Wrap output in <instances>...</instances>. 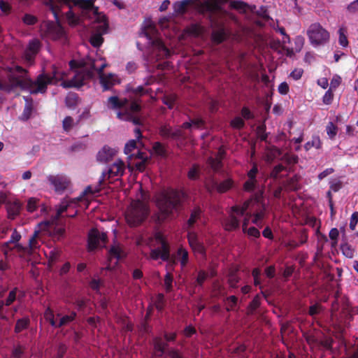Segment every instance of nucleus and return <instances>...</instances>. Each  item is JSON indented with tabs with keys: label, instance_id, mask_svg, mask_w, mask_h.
Listing matches in <instances>:
<instances>
[{
	"label": "nucleus",
	"instance_id": "0e129e2a",
	"mask_svg": "<svg viewBox=\"0 0 358 358\" xmlns=\"http://www.w3.org/2000/svg\"><path fill=\"white\" fill-rule=\"evenodd\" d=\"M172 128L167 125H163L159 128V134L164 138H170Z\"/></svg>",
	"mask_w": 358,
	"mask_h": 358
},
{
	"label": "nucleus",
	"instance_id": "79ce46f5",
	"mask_svg": "<svg viewBox=\"0 0 358 358\" xmlns=\"http://www.w3.org/2000/svg\"><path fill=\"white\" fill-rule=\"evenodd\" d=\"M260 300H261V296H260V294H257L253 298L252 301L249 303L248 308L250 313H252L260 306V304H261Z\"/></svg>",
	"mask_w": 358,
	"mask_h": 358
},
{
	"label": "nucleus",
	"instance_id": "9b49d317",
	"mask_svg": "<svg viewBox=\"0 0 358 358\" xmlns=\"http://www.w3.org/2000/svg\"><path fill=\"white\" fill-rule=\"evenodd\" d=\"M124 163L122 160L118 159L111 164L107 171L102 172L98 182L102 184L106 178L108 180H113L115 177H121L124 173Z\"/></svg>",
	"mask_w": 358,
	"mask_h": 358
},
{
	"label": "nucleus",
	"instance_id": "052dcab7",
	"mask_svg": "<svg viewBox=\"0 0 358 358\" xmlns=\"http://www.w3.org/2000/svg\"><path fill=\"white\" fill-rule=\"evenodd\" d=\"M227 301L229 303L228 306L226 308L227 311L233 310L234 307L237 305L238 298L234 295H231L227 298Z\"/></svg>",
	"mask_w": 358,
	"mask_h": 358
},
{
	"label": "nucleus",
	"instance_id": "5701e85b",
	"mask_svg": "<svg viewBox=\"0 0 358 358\" xmlns=\"http://www.w3.org/2000/svg\"><path fill=\"white\" fill-rule=\"evenodd\" d=\"M229 35L223 25L220 26L217 29L212 31L211 39L215 44H220L228 38Z\"/></svg>",
	"mask_w": 358,
	"mask_h": 358
},
{
	"label": "nucleus",
	"instance_id": "5fc2aeb1",
	"mask_svg": "<svg viewBox=\"0 0 358 358\" xmlns=\"http://www.w3.org/2000/svg\"><path fill=\"white\" fill-rule=\"evenodd\" d=\"M341 250L343 254L348 258H352L354 256V250L351 246L348 243H344L341 245Z\"/></svg>",
	"mask_w": 358,
	"mask_h": 358
},
{
	"label": "nucleus",
	"instance_id": "f704fd0d",
	"mask_svg": "<svg viewBox=\"0 0 358 358\" xmlns=\"http://www.w3.org/2000/svg\"><path fill=\"white\" fill-rule=\"evenodd\" d=\"M165 358H185L184 354L179 349L170 348L167 350Z\"/></svg>",
	"mask_w": 358,
	"mask_h": 358
},
{
	"label": "nucleus",
	"instance_id": "f03ea898",
	"mask_svg": "<svg viewBox=\"0 0 358 358\" xmlns=\"http://www.w3.org/2000/svg\"><path fill=\"white\" fill-rule=\"evenodd\" d=\"M8 82L0 79V90L10 92L15 88L26 90L31 94H45L48 86L59 80L56 67L52 66V75L43 72L35 80L28 75V71L20 66L9 69Z\"/></svg>",
	"mask_w": 358,
	"mask_h": 358
},
{
	"label": "nucleus",
	"instance_id": "c85d7f7f",
	"mask_svg": "<svg viewBox=\"0 0 358 358\" xmlns=\"http://www.w3.org/2000/svg\"><path fill=\"white\" fill-rule=\"evenodd\" d=\"M39 234V231H35L29 240L28 248L30 249V252L31 255L35 252L36 249L39 248L40 247L38 243Z\"/></svg>",
	"mask_w": 358,
	"mask_h": 358
},
{
	"label": "nucleus",
	"instance_id": "c756f323",
	"mask_svg": "<svg viewBox=\"0 0 358 358\" xmlns=\"http://www.w3.org/2000/svg\"><path fill=\"white\" fill-rule=\"evenodd\" d=\"M79 101V96L76 93H69L65 99L66 106L69 108H73Z\"/></svg>",
	"mask_w": 358,
	"mask_h": 358
},
{
	"label": "nucleus",
	"instance_id": "0eeeda50",
	"mask_svg": "<svg viewBox=\"0 0 358 358\" xmlns=\"http://www.w3.org/2000/svg\"><path fill=\"white\" fill-rule=\"evenodd\" d=\"M148 206L140 200L133 201L126 211L125 218L131 227L141 224L148 217Z\"/></svg>",
	"mask_w": 358,
	"mask_h": 358
},
{
	"label": "nucleus",
	"instance_id": "39448f33",
	"mask_svg": "<svg viewBox=\"0 0 358 358\" xmlns=\"http://www.w3.org/2000/svg\"><path fill=\"white\" fill-rule=\"evenodd\" d=\"M94 2V0H91V45L99 48L104 41L103 35L108 32L109 23L106 15L99 12Z\"/></svg>",
	"mask_w": 358,
	"mask_h": 358
},
{
	"label": "nucleus",
	"instance_id": "4be33fe9",
	"mask_svg": "<svg viewBox=\"0 0 358 358\" xmlns=\"http://www.w3.org/2000/svg\"><path fill=\"white\" fill-rule=\"evenodd\" d=\"M41 48V43L38 39H33L29 41V45L25 50L26 59L31 61L34 59Z\"/></svg>",
	"mask_w": 358,
	"mask_h": 358
},
{
	"label": "nucleus",
	"instance_id": "ddd939ff",
	"mask_svg": "<svg viewBox=\"0 0 358 358\" xmlns=\"http://www.w3.org/2000/svg\"><path fill=\"white\" fill-rule=\"evenodd\" d=\"M154 53L156 55V60L168 58L171 53L170 50L164 45L161 39L156 38L152 41Z\"/></svg>",
	"mask_w": 358,
	"mask_h": 358
},
{
	"label": "nucleus",
	"instance_id": "49530a36",
	"mask_svg": "<svg viewBox=\"0 0 358 358\" xmlns=\"http://www.w3.org/2000/svg\"><path fill=\"white\" fill-rule=\"evenodd\" d=\"M152 149L157 155L166 156V150L164 145L160 142H155L152 145Z\"/></svg>",
	"mask_w": 358,
	"mask_h": 358
},
{
	"label": "nucleus",
	"instance_id": "7c9ffc66",
	"mask_svg": "<svg viewBox=\"0 0 358 358\" xmlns=\"http://www.w3.org/2000/svg\"><path fill=\"white\" fill-rule=\"evenodd\" d=\"M177 257L180 259L182 267H185L189 261V253L186 249L180 247L177 250Z\"/></svg>",
	"mask_w": 358,
	"mask_h": 358
},
{
	"label": "nucleus",
	"instance_id": "b1692460",
	"mask_svg": "<svg viewBox=\"0 0 358 358\" xmlns=\"http://www.w3.org/2000/svg\"><path fill=\"white\" fill-rule=\"evenodd\" d=\"M8 217L9 219L14 220L20 212L21 203L19 201H8L6 204Z\"/></svg>",
	"mask_w": 358,
	"mask_h": 358
},
{
	"label": "nucleus",
	"instance_id": "a878e982",
	"mask_svg": "<svg viewBox=\"0 0 358 358\" xmlns=\"http://www.w3.org/2000/svg\"><path fill=\"white\" fill-rule=\"evenodd\" d=\"M30 323L31 320L29 316H24L17 320L14 327V332L15 334H19L22 331L27 329L30 326Z\"/></svg>",
	"mask_w": 358,
	"mask_h": 358
},
{
	"label": "nucleus",
	"instance_id": "423d86ee",
	"mask_svg": "<svg viewBox=\"0 0 358 358\" xmlns=\"http://www.w3.org/2000/svg\"><path fill=\"white\" fill-rule=\"evenodd\" d=\"M69 66L74 76L63 83L64 87H80L87 83L90 80V68L85 61L72 59L69 62Z\"/></svg>",
	"mask_w": 358,
	"mask_h": 358
},
{
	"label": "nucleus",
	"instance_id": "cd10ccee",
	"mask_svg": "<svg viewBox=\"0 0 358 358\" xmlns=\"http://www.w3.org/2000/svg\"><path fill=\"white\" fill-rule=\"evenodd\" d=\"M224 225L225 230L234 231L239 227V220L234 215L231 214L225 220Z\"/></svg>",
	"mask_w": 358,
	"mask_h": 358
},
{
	"label": "nucleus",
	"instance_id": "9d476101",
	"mask_svg": "<svg viewBox=\"0 0 358 358\" xmlns=\"http://www.w3.org/2000/svg\"><path fill=\"white\" fill-rule=\"evenodd\" d=\"M252 210H254L252 223L259 227H262L263 226L262 220L265 217L266 210L262 192H259L254 195V203L252 206Z\"/></svg>",
	"mask_w": 358,
	"mask_h": 358
},
{
	"label": "nucleus",
	"instance_id": "13d9d810",
	"mask_svg": "<svg viewBox=\"0 0 358 358\" xmlns=\"http://www.w3.org/2000/svg\"><path fill=\"white\" fill-rule=\"evenodd\" d=\"M230 124L234 129H241L244 127L245 122L241 117H236L231 121Z\"/></svg>",
	"mask_w": 358,
	"mask_h": 358
},
{
	"label": "nucleus",
	"instance_id": "09e8293b",
	"mask_svg": "<svg viewBox=\"0 0 358 358\" xmlns=\"http://www.w3.org/2000/svg\"><path fill=\"white\" fill-rule=\"evenodd\" d=\"M19 289L17 287H15L11 291H10L7 298L4 301L6 303V306H10L17 299V293Z\"/></svg>",
	"mask_w": 358,
	"mask_h": 358
},
{
	"label": "nucleus",
	"instance_id": "603ef678",
	"mask_svg": "<svg viewBox=\"0 0 358 358\" xmlns=\"http://www.w3.org/2000/svg\"><path fill=\"white\" fill-rule=\"evenodd\" d=\"M312 147H315L317 149L321 148L322 143H321L319 137L313 138L311 141L307 142L304 145V148L306 150H309Z\"/></svg>",
	"mask_w": 358,
	"mask_h": 358
},
{
	"label": "nucleus",
	"instance_id": "2eb2a0df",
	"mask_svg": "<svg viewBox=\"0 0 358 358\" xmlns=\"http://www.w3.org/2000/svg\"><path fill=\"white\" fill-rule=\"evenodd\" d=\"M125 257L124 252L119 246L113 245L108 251V262H110L109 266L107 267L108 269L115 268L118 261Z\"/></svg>",
	"mask_w": 358,
	"mask_h": 358
},
{
	"label": "nucleus",
	"instance_id": "a18cd8bd",
	"mask_svg": "<svg viewBox=\"0 0 358 358\" xmlns=\"http://www.w3.org/2000/svg\"><path fill=\"white\" fill-rule=\"evenodd\" d=\"M326 131L329 138L334 139L337 134L338 127L332 122H329L326 127Z\"/></svg>",
	"mask_w": 358,
	"mask_h": 358
},
{
	"label": "nucleus",
	"instance_id": "6e6d98bb",
	"mask_svg": "<svg viewBox=\"0 0 358 358\" xmlns=\"http://www.w3.org/2000/svg\"><path fill=\"white\" fill-rule=\"evenodd\" d=\"M38 201L39 200L34 197L29 199L27 205V210L29 213L34 212L37 209Z\"/></svg>",
	"mask_w": 358,
	"mask_h": 358
},
{
	"label": "nucleus",
	"instance_id": "c9c22d12",
	"mask_svg": "<svg viewBox=\"0 0 358 358\" xmlns=\"http://www.w3.org/2000/svg\"><path fill=\"white\" fill-rule=\"evenodd\" d=\"M177 96L176 94H167L164 95L162 98V102L164 104L168 106L169 109H172L176 101Z\"/></svg>",
	"mask_w": 358,
	"mask_h": 358
},
{
	"label": "nucleus",
	"instance_id": "864d4df0",
	"mask_svg": "<svg viewBox=\"0 0 358 358\" xmlns=\"http://www.w3.org/2000/svg\"><path fill=\"white\" fill-rule=\"evenodd\" d=\"M334 340L332 338L329 336H324L323 339L318 341V345L324 348L327 350H331L332 348Z\"/></svg>",
	"mask_w": 358,
	"mask_h": 358
},
{
	"label": "nucleus",
	"instance_id": "f8f14e48",
	"mask_svg": "<svg viewBox=\"0 0 358 358\" xmlns=\"http://www.w3.org/2000/svg\"><path fill=\"white\" fill-rule=\"evenodd\" d=\"M48 181L55 187V192L62 194L70 185L69 179L64 175L49 176L48 177Z\"/></svg>",
	"mask_w": 358,
	"mask_h": 358
},
{
	"label": "nucleus",
	"instance_id": "ea45409f",
	"mask_svg": "<svg viewBox=\"0 0 358 358\" xmlns=\"http://www.w3.org/2000/svg\"><path fill=\"white\" fill-rule=\"evenodd\" d=\"M266 124L264 122L257 127L256 133L259 138L262 141H266L268 134L266 133Z\"/></svg>",
	"mask_w": 358,
	"mask_h": 358
},
{
	"label": "nucleus",
	"instance_id": "7ed1b4c3",
	"mask_svg": "<svg viewBox=\"0 0 358 358\" xmlns=\"http://www.w3.org/2000/svg\"><path fill=\"white\" fill-rule=\"evenodd\" d=\"M131 93L130 99H134L129 101L127 99H120L117 96H113L108 99L109 107L112 109H122L117 116L122 120H129L132 118L134 114L141 110L140 97L148 93V90L140 85L129 90Z\"/></svg>",
	"mask_w": 358,
	"mask_h": 358
},
{
	"label": "nucleus",
	"instance_id": "bf43d9fd",
	"mask_svg": "<svg viewBox=\"0 0 358 358\" xmlns=\"http://www.w3.org/2000/svg\"><path fill=\"white\" fill-rule=\"evenodd\" d=\"M14 249H15L17 252L21 254L20 256L25 255H31V254L30 252V249L28 248V246L27 247H24V246L22 245L21 244L17 243L14 245Z\"/></svg>",
	"mask_w": 358,
	"mask_h": 358
},
{
	"label": "nucleus",
	"instance_id": "774afa93",
	"mask_svg": "<svg viewBox=\"0 0 358 358\" xmlns=\"http://www.w3.org/2000/svg\"><path fill=\"white\" fill-rule=\"evenodd\" d=\"M341 83V78L338 75L334 76L331 80L329 89H331L333 91L335 90L340 85Z\"/></svg>",
	"mask_w": 358,
	"mask_h": 358
},
{
	"label": "nucleus",
	"instance_id": "f257e3e1",
	"mask_svg": "<svg viewBox=\"0 0 358 358\" xmlns=\"http://www.w3.org/2000/svg\"><path fill=\"white\" fill-rule=\"evenodd\" d=\"M64 5L69 8L65 16L71 26H86L85 21L90 20V0H48L46 6L57 22V24L49 22L47 26L48 34L53 40L61 39L65 35L59 22V15Z\"/></svg>",
	"mask_w": 358,
	"mask_h": 358
},
{
	"label": "nucleus",
	"instance_id": "e2e57ef3",
	"mask_svg": "<svg viewBox=\"0 0 358 358\" xmlns=\"http://www.w3.org/2000/svg\"><path fill=\"white\" fill-rule=\"evenodd\" d=\"M22 21L27 25H34L37 22L38 20L34 15L25 14L22 17Z\"/></svg>",
	"mask_w": 358,
	"mask_h": 358
},
{
	"label": "nucleus",
	"instance_id": "473e14b6",
	"mask_svg": "<svg viewBox=\"0 0 358 358\" xmlns=\"http://www.w3.org/2000/svg\"><path fill=\"white\" fill-rule=\"evenodd\" d=\"M208 276H209V274L206 271H204V270L199 271L195 282H194V286L195 287H196V286L203 287L204 282L207 280Z\"/></svg>",
	"mask_w": 358,
	"mask_h": 358
},
{
	"label": "nucleus",
	"instance_id": "338daca9",
	"mask_svg": "<svg viewBox=\"0 0 358 358\" xmlns=\"http://www.w3.org/2000/svg\"><path fill=\"white\" fill-rule=\"evenodd\" d=\"M230 6L236 10H245L248 5L241 1H232L230 3Z\"/></svg>",
	"mask_w": 358,
	"mask_h": 358
},
{
	"label": "nucleus",
	"instance_id": "412c9836",
	"mask_svg": "<svg viewBox=\"0 0 358 358\" xmlns=\"http://www.w3.org/2000/svg\"><path fill=\"white\" fill-rule=\"evenodd\" d=\"M116 153L115 150L105 145L97 154V161L101 163H107L110 161Z\"/></svg>",
	"mask_w": 358,
	"mask_h": 358
},
{
	"label": "nucleus",
	"instance_id": "e433bc0d",
	"mask_svg": "<svg viewBox=\"0 0 358 358\" xmlns=\"http://www.w3.org/2000/svg\"><path fill=\"white\" fill-rule=\"evenodd\" d=\"M338 43L343 48L348 46L349 42L346 36V29L345 28H340L338 29Z\"/></svg>",
	"mask_w": 358,
	"mask_h": 358
},
{
	"label": "nucleus",
	"instance_id": "a211bd4d",
	"mask_svg": "<svg viewBox=\"0 0 358 358\" xmlns=\"http://www.w3.org/2000/svg\"><path fill=\"white\" fill-rule=\"evenodd\" d=\"M153 348L156 357H162L166 354L169 348V343L164 341L162 337L156 336L153 338Z\"/></svg>",
	"mask_w": 358,
	"mask_h": 358
},
{
	"label": "nucleus",
	"instance_id": "393cba45",
	"mask_svg": "<svg viewBox=\"0 0 358 358\" xmlns=\"http://www.w3.org/2000/svg\"><path fill=\"white\" fill-rule=\"evenodd\" d=\"M202 215V210L199 206H195L190 212V215L187 221L188 229L194 227V224L201 219Z\"/></svg>",
	"mask_w": 358,
	"mask_h": 358
},
{
	"label": "nucleus",
	"instance_id": "f3484780",
	"mask_svg": "<svg viewBox=\"0 0 358 358\" xmlns=\"http://www.w3.org/2000/svg\"><path fill=\"white\" fill-rule=\"evenodd\" d=\"M234 180L231 178H227L221 182L213 181L212 185L208 187V192H211L216 190L218 193L222 194L232 188Z\"/></svg>",
	"mask_w": 358,
	"mask_h": 358
},
{
	"label": "nucleus",
	"instance_id": "69168bd1",
	"mask_svg": "<svg viewBox=\"0 0 358 358\" xmlns=\"http://www.w3.org/2000/svg\"><path fill=\"white\" fill-rule=\"evenodd\" d=\"M285 166L282 164L275 166L271 172V177L275 179L278 178L279 174L285 170Z\"/></svg>",
	"mask_w": 358,
	"mask_h": 358
},
{
	"label": "nucleus",
	"instance_id": "aec40b11",
	"mask_svg": "<svg viewBox=\"0 0 358 358\" xmlns=\"http://www.w3.org/2000/svg\"><path fill=\"white\" fill-rule=\"evenodd\" d=\"M90 194V185H87L85 187L84 191L82 192V194L74 199L71 202V203H62L59 208L57 209V217H59L62 215V214L68 209L71 207V204H77L78 202L83 201V197L85 196H87V194Z\"/></svg>",
	"mask_w": 358,
	"mask_h": 358
},
{
	"label": "nucleus",
	"instance_id": "c03bdc74",
	"mask_svg": "<svg viewBox=\"0 0 358 358\" xmlns=\"http://www.w3.org/2000/svg\"><path fill=\"white\" fill-rule=\"evenodd\" d=\"M136 149H137L136 141L130 140L128 143H126L124 152L126 155H129V158H131L133 156L131 152Z\"/></svg>",
	"mask_w": 358,
	"mask_h": 358
},
{
	"label": "nucleus",
	"instance_id": "37998d69",
	"mask_svg": "<svg viewBox=\"0 0 358 358\" xmlns=\"http://www.w3.org/2000/svg\"><path fill=\"white\" fill-rule=\"evenodd\" d=\"M258 185V182L257 179H250L248 178L243 184V189L245 192H252L254 191Z\"/></svg>",
	"mask_w": 358,
	"mask_h": 358
},
{
	"label": "nucleus",
	"instance_id": "6ab92c4d",
	"mask_svg": "<svg viewBox=\"0 0 358 358\" xmlns=\"http://www.w3.org/2000/svg\"><path fill=\"white\" fill-rule=\"evenodd\" d=\"M150 258L157 260L160 258L163 261L169 260V247L163 243L160 248L153 249L150 254Z\"/></svg>",
	"mask_w": 358,
	"mask_h": 358
},
{
	"label": "nucleus",
	"instance_id": "2f4dec72",
	"mask_svg": "<svg viewBox=\"0 0 358 358\" xmlns=\"http://www.w3.org/2000/svg\"><path fill=\"white\" fill-rule=\"evenodd\" d=\"M76 317V313L75 312H72L70 315L62 316L57 324V328L68 325L75 320Z\"/></svg>",
	"mask_w": 358,
	"mask_h": 358
},
{
	"label": "nucleus",
	"instance_id": "8fccbe9b",
	"mask_svg": "<svg viewBox=\"0 0 358 358\" xmlns=\"http://www.w3.org/2000/svg\"><path fill=\"white\" fill-rule=\"evenodd\" d=\"M346 324L342 325L340 324H334V329L336 331V337L341 340V343H345V341L343 339V335L345 333Z\"/></svg>",
	"mask_w": 358,
	"mask_h": 358
},
{
	"label": "nucleus",
	"instance_id": "6e6552de",
	"mask_svg": "<svg viewBox=\"0 0 358 358\" xmlns=\"http://www.w3.org/2000/svg\"><path fill=\"white\" fill-rule=\"evenodd\" d=\"M310 44L314 47L323 45L329 41V33L320 23H313L307 30Z\"/></svg>",
	"mask_w": 358,
	"mask_h": 358
},
{
	"label": "nucleus",
	"instance_id": "de8ad7c7",
	"mask_svg": "<svg viewBox=\"0 0 358 358\" xmlns=\"http://www.w3.org/2000/svg\"><path fill=\"white\" fill-rule=\"evenodd\" d=\"M207 162L214 171H218L222 167V162L220 159L210 157H208Z\"/></svg>",
	"mask_w": 358,
	"mask_h": 358
},
{
	"label": "nucleus",
	"instance_id": "1a4fd4ad",
	"mask_svg": "<svg viewBox=\"0 0 358 358\" xmlns=\"http://www.w3.org/2000/svg\"><path fill=\"white\" fill-rule=\"evenodd\" d=\"M107 66L106 61L100 57L99 59L91 58V76L93 71H96L99 75L100 83L104 91L110 90L113 83V78L111 74L106 76L103 73L104 68Z\"/></svg>",
	"mask_w": 358,
	"mask_h": 358
},
{
	"label": "nucleus",
	"instance_id": "3c124183",
	"mask_svg": "<svg viewBox=\"0 0 358 358\" xmlns=\"http://www.w3.org/2000/svg\"><path fill=\"white\" fill-rule=\"evenodd\" d=\"M200 167L198 164H193L192 167L189 169L187 176L190 180H196L199 177Z\"/></svg>",
	"mask_w": 358,
	"mask_h": 358
},
{
	"label": "nucleus",
	"instance_id": "20e7f679",
	"mask_svg": "<svg viewBox=\"0 0 358 358\" xmlns=\"http://www.w3.org/2000/svg\"><path fill=\"white\" fill-rule=\"evenodd\" d=\"M156 203L159 209L157 220L161 222H164L182 206V193L173 188L163 190L158 194Z\"/></svg>",
	"mask_w": 358,
	"mask_h": 358
},
{
	"label": "nucleus",
	"instance_id": "4d7b16f0",
	"mask_svg": "<svg viewBox=\"0 0 358 358\" xmlns=\"http://www.w3.org/2000/svg\"><path fill=\"white\" fill-rule=\"evenodd\" d=\"M334 91L329 89L322 97V102L326 105H330L334 100Z\"/></svg>",
	"mask_w": 358,
	"mask_h": 358
},
{
	"label": "nucleus",
	"instance_id": "72a5a7b5",
	"mask_svg": "<svg viewBox=\"0 0 358 358\" xmlns=\"http://www.w3.org/2000/svg\"><path fill=\"white\" fill-rule=\"evenodd\" d=\"M173 276L170 272H167L164 276V289L166 293L171 292L173 291Z\"/></svg>",
	"mask_w": 358,
	"mask_h": 358
},
{
	"label": "nucleus",
	"instance_id": "4468645a",
	"mask_svg": "<svg viewBox=\"0 0 358 358\" xmlns=\"http://www.w3.org/2000/svg\"><path fill=\"white\" fill-rule=\"evenodd\" d=\"M107 236L105 233H100L96 229L91 227V251L106 246Z\"/></svg>",
	"mask_w": 358,
	"mask_h": 358
},
{
	"label": "nucleus",
	"instance_id": "bb28decb",
	"mask_svg": "<svg viewBox=\"0 0 358 358\" xmlns=\"http://www.w3.org/2000/svg\"><path fill=\"white\" fill-rule=\"evenodd\" d=\"M193 3V0H182L176 1L173 3V7L174 12L178 15L185 14L187 11L188 6Z\"/></svg>",
	"mask_w": 358,
	"mask_h": 358
},
{
	"label": "nucleus",
	"instance_id": "dca6fc26",
	"mask_svg": "<svg viewBox=\"0 0 358 358\" xmlns=\"http://www.w3.org/2000/svg\"><path fill=\"white\" fill-rule=\"evenodd\" d=\"M187 240L189 246L194 252L204 255L206 254V249L203 244L198 239L196 233L194 231L189 232L187 234Z\"/></svg>",
	"mask_w": 358,
	"mask_h": 358
},
{
	"label": "nucleus",
	"instance_id": "4c0bfd02",
	"mask_svg": "<svg viewBox=\"0 0 358 358\" xmlns=\"http://www.w3.org/2000/svg\"><path fill=\"white\" fill-rule=\"evenodd\" d=\"M75 124L73 118L71 116H66L62 121L63 130L69 133Z\"/></svg>",
	"mask_w": 358,
	"mask_h": 358
},
{
	"label": "nucleus",
	"instance_id": "680f3d73",
	"mask_svg": "<svg viewBox=\"0 0 358 358\" xmlns=\"http://www.w3.org/2000/svg\"><path fill=\"white\" fill-rule=\"evenodd\" d=\"M33 106L31 103H26L23 113H22V118L24 120H27L31 117L32 113Z\"/></svg>",
	"mask_w": 358,
	"mask_h": 358
},
{
	"label": "nucleus",
	"instance_id": "a19ab883",
	"mask_svg": "<svg viewBox=\"0 0 358 358\" xmlns=\"http://www.w3.org/2000/svg\"><path fill=\"white\" fill-rule=\"evenodd\" d=\"M299 177L294 176L287 180V187L289 189L296 191L301 188L299 183Z\"/></svg>",
	"mask_w": 358,
	"mask_h": 358
},
{
	"label": "nucleus",
	"instance_id": "58836bf2",
	"mask_svg": "<svg viewBox=\"0 0 358 358\" xmlns=\"http://www.w3.org/2000/svg\"><path fill=\"white\" fill-rule=\"evenodd\" d=\"M44 318L49 322L50 324L57 328V322L55 320L53 311L50 308H48L44 313Z\"/></svg>",
	"mask_w": 358,
	"mask_h": 358
}]
</instances>
